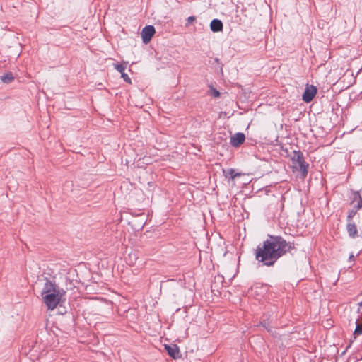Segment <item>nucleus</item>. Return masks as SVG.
<instances>
[{"label": "nucleus", "mask_w": 362, "mask_h": 362, "mask_svg": "<svg viewBox=\"0 0 362 362\" xmlns=\"http://www.w3.org/2000/svg\"><path fill=\"white\" fill-rule=\"evenodd\" d=\"M346 230L349 236L352 238L358 237V230L355 223H348L346 226Z\"/></svg>", "instance_id": "6e6552de"}, {"label": "nucleus", "mask_w": 362, "mask_h": 362, "mask_svg": "<svg viewBox=\"0 0 362 362\" xmlns=\"http://www.w3.org/2000/svg\"><path fill=\"white\" fill-rule=\"evenodd\" d=\"M354 200L357 201L356 210L360 209L362 207V199L358 192L354 194Z\"/></svg>", "instance_id": "f8f14e48"}, {"label": "nucleus", "mask_w": 362, "mask_h": 362, "mask_svg": "<svg viewBox=\"0 0 362 362\" xmlns=\"http://www.w3.org/2000/svg\"><path fill=\"white\" fill-rule=\"evenodd\" d=\"M223 173L226 174V177H230L232 180H234L236 177H239L241 175L239 173H235L233 169H229L227 171L223 170Z\"/></svg>", "instance_id": "9b49d317"}, {"label": "nucleus", "mask_w": 362, "mask_h": 362, "mask_svg": "<svg viewBox=\"0 0 362 362\" xmlns=\"http://www.w3.org/2000/svg\"><path fill=\"white\" fill-rule=\"evenodd\" d=\"M261 325L268 331V332H272L271 330V327H269V322H266V321H263L261 322Z\"/></svg>", "instance_id": "dca6fc26"}, {"label": "nucleus", "mask_w": 362, "mask_h": 362, "mask_svg": "<svg viewBox=\"0 0 362 362\" xmlns=\"http://www.w3.org/2000/svg\"><path fill=\"white\" fill-rule=\"evenodd\" d=\"M65 291L48 278H45V285L42 291V297L44 303L49 310H53L60 303Z\"/></svg>", "instance_id": "f03ea898"}, {"label": "nucleus", "mask_w": 362, "mask_h": 362, "mask_svg": "<svg viewBox=\"0 0 362 362\" xmlns=\"http://www.w3.org/2000/svg\"><path fill=\"white\" fill-rule=\"evenodd\" d=\"M14 79V76L11 72H7L1 76V80L5 83H10Z\"/></svg>", "instance_id": "1a4fd4ad"}, {"label": "nucleus", "mask_w": 362, "mask_h": 362, "mask_svg": "<svg viewBox=\"0 0 362 362\" xmlns=\"http://www.w3.org/2000/svg\"><path fill=\"white\" fill-rule=\"evenodd\" d=\"M317 92H304L303 95V100L305 103H310L315 96Z\"/></svg>", "instance_id": "9d476101"}, {"label": "nucleus", "mask_w": 362, "mask_h": 362, "mask_svg": "<svg viewBox=\"0 0 362 362\" xmlns=\"http://www.w3.org/2000/svg\"><path fill=\"white\" fill-rule=\"evenodd\" d=\"M196 19H197L196 17L194 16L188 17L187 19L185 26L188 27L190 24L194 23L196 21Z\"/></svg>", "instance_id": "ddd939ff"}, {"label": "nucleus", "mask_w": 362, "mask_h": 362, "mask_svg": "<svg viewBox=\"0 0 362 362\" xmlns=\"http://www.w3.org/2000/svg\"><path fill=\"white\" fill-rule=\"evenodd\" d=\"M245 140V136L243 133L238 132L235 134L230 138V144L233 147H238L243 144Z\"/></svg>", "instance_id": "39448f33"}, {"label": "nucleus", "mask_w": 362, "mask_h": 362, "mask_svg": "<svg viewBox=\"0 0 362 362\" xmlns=\"http://www.w3.org/2000/svg\"><path fill=\"white\" fill-rule=\"evenodd\" d=\"M121 75H122V77L123 78V79H124L126 82H127V83H131L130 78L129 77V76L127 75V74H126V73H124H124H122Z\"/></svg>", "instance_id": "f3484780"}, {"label": "nucleus", "mask_w": 362, "mask_h": 362, "mask_svg": "<svg viewBox=\"0 0 362 362\" xmlns=\"http://www.w3.org/2000/svg\"><path fill=\"white\" fill-rule=\"evenodd\" d=\"M361 334H362V324H358L354 330V334L360 335Z\"/></svg>", "instance_id": "4468645a"}, {"label": "nucleus", "mask_w": 362, "mask_h": 362, "mask_svg": "<svg viewBox=\"0 0 362 362\" xmlns=\"http://www.w3.org/2000/svg\"><path fill=\"white\" fill-rule=\"evenodd\" d=\"M221 92H212L214 98H218Z\"/></svg>", "instance_id": "6ab92c4d"}, {"label": "nucleus", "mask_w": 362, "mask_h": 362, "mask_svg": "<svg viewBox=\"0 0 362 362\" xmlns=\"http://www.w3.org/2000/svg\"><path fill=\"white\" fill-rule=\"evenodd\" d=\"M165 349L173 358L176 359L180 358V350L177 345H165Z\"/></svg>", "instance_id": "423d86ee"}, {"label": "nucleus", "mask_w": 362, "mask_h": 362, "mask_svg": "<svg viewBox=\"0 0 362 362\" xmlns=\"http://www.w3.org/2000/svg\"><path fill=\"white\" fill-rule=\"evenodd\" d=\"M311 88H312V89H313L312 90H314V91H316V90H317L316 88H315V87H314L313 86H311Z\"/></svg>", "instance_id": "412c9836"}, {"label": "nucleus", "mask_w": 362, "mask_h": 362, "mask_svg": "<svg viewBox=\"0 0 362 362\" xmlns=\"http://www.w3.org/2000/svg\"><path fill=\"white\" fill-rule=\"evenodd\" d=\"M114 67L119 71L121 73V74L122 73H124V71L125 69V67L122 65V64H114Z\"/></svg>", "instance_id": "2eb2a0df"}, {"label": "nucleus", "mask_w": 362, "mask_h": 362, "mask_svg": "<svg viewBox=\"0 0 362 362\" xmlns=\"http://www.w3.org/2000/svg\"><path fill=\"white\" fill-rule=\"evenodd\" d=\"M293 248V244L287 243L281 237H271L257 247L255 256L264 265L272 266L279 257Z\"/></svg>", "instance_id": "f257e3e1"}, {"label": "nucleus", "mask_w": 362, "mask_h": 362, "mask_svg": "<svg viewBox=\"0 0 362 362\" xmlns=\"http://www.w3.org/2000/svg\"><path fill=\"white\" fill-rule=\"evenodd\" d=\"M147 185H148V187H150V188H151V187H153L154 184H153V182H148L147 183Z\"/></svg>", "instance_id": "aec40b11"}, {"label": "nucleus", "mask_w": 362, "mask_h": 362, "mask_svg": "<svg viewBox=\"0 0 362 362\" xmlns=\"http://www.w3.org/2000/svg\"><path fill=\"white\" fill-rule=\"evenodd\" d=\"M356 214V211H350L349 214L348 215V221H349L351 218H353V216Z\"/></svg>", "instance_id": "a211bd4d"}, {"label": "nucleus", "mask_w": 362, "mask_h": 362, "mask_svg": "<svg viewBox=\"0 0 362 362\" xmlns=\"http://www.w3.org/2000/svg\"><path fill=\"white\" fill-rule=\"evenodd\" d=\"M350 258H351H351H354V255H351L350 256Z\"/></svg>", "instance_id": "4be33fe9"}, {"label": "nucleus", "mask_w": 362, "mask_h": 362, "mask_svg": "<svg viewBox=\"0 0 362 362\" xmlns=\"http://www.w3.org/2000/svg\"><path fill=\"white\" fill-rule=\"evenodd\" d=\"M156 33L155 28L153 25L145 26L141 33L142 41L144 43H148Z\"/></svg>", "instance_id": "20e7f679"}, {"label": "nucleus", "mask_w": 362, "mask_h": 362, "mask_svg": "<svg viewBox=\"0 0 362 362\" xmlns=\"http://www.w3.org/2000/svg\"><path fill=\"white\" fill-rule=\"evenodd\" d=\"M223 23L218 19H214L210 23V28L213 32H220L223 30Z\"/></svg>", "instance_id": "0eeeda50"}, {"label": "nucleus", "mask_w": 362, "mask_h": 362, "mask_svg": "<svg viewBox=\"0 0 362 362\" xmlns=\"http://www.w3.org/2000/svg\"><path fill=\"white\" fill-rule=\"evenodd\" d=\"M291 160L293 168L296 170L300 171L302 177L304 178L308 174V164L305 163L303 153L300 151H295Z\"/></svg>", "instance_id": "7ed1b4c3"}]
</instances>
